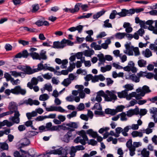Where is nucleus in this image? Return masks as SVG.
Instances as JSON below:
<instances>
[{
	"instance_id": "nucleus-1",
	"label": "nucleus",
	"mask_w": 157,
	"mask_h": 157,
	"mask_svg": "<svg viewBox=\"0 0 157 157\" xmlns=\"http://www.w3.org/2000/svg\"><path fill=\"white\" fill-rule=\"evenodd\" d=\"M78 134L80 136L77 137L74 140L75 143L78 144L80 143L83 145L86 144V142L88 140V138L84 130H82L78 132Z\"/></svg>"
},
{
	"instance_id": "nucleus-2",
	"label": "nucleus",
	"mask_w": 157,
	"mask_h": 157,
	"mask_svg": "<svg viewBox=\"0 0 157 157\" xmlns=\"http://www.w3.org/2000/svg\"><path fill=\"white\" fill-rule=\"evenodd\" d=\"M13 108L14 111V116L10 117L9 120L11 121L13 124H18L20 121L19 117L20 114L19 111L17 110V107H15L14 108Z\"/></svg>"
},
{
	"instance_id": "nucleus-3",
	"label": "nucleus",
	"mask_w": 157,
	"mask_h": 157,
	"mask_svg": "<svg viewBox=\"0 0 157 157\" xmlns=\"http://www.w3.org/2000/svg\"><path fill=\"white\" fill-rule=\"evenodd\" d=\"M74 131V129L71 128L70 130L68 131L67 133L65 134L62 138V140L66 143H68L70 141V139H73L76 136V134L72 132Z\"/></svg>"
},
{
	"instance_id": "nucleus-4",
	"label": "nucleus",
	"mask_w": 157,
	"mask_h": 157,
	"mask_svg": "<svg viewBox=\"0 0 157 157\" xmlns=\"http://www.w3.org/2000/svg\"><path fill=\"white\" fill-rule=\"evenodd\" d=\"M50 154L55 155H58L63 156V155H67L68 154L67 151L66 150L62 147H61L58 149L51 151L50 152Z\"/></svg>"
},
{
	"instance_id": "nucleus-5",
	"label": "nucleus",
	"mask_w": 157,
	"mask_h": 157,
	"mask_svg": "<svg viewBox=\"0 0 157 157\" xmlns=\"http://www.w3.org/2000/svg\"><path fill=\"white\" fill-rule=\"evenodd\" d=\"M45 109L48 112L56 111L63 113L66 111L64 109L60 106L57 107L51 106L50 107H46Z\"/></svg>"
},
{
	"instance_id": "nucleus-6",
	"label": "nucleus",
	"mask_w": 157,
	"mask_h": 157,
	"mask_svg": "<svg viewBox=\"0 0 157 157\" xmlns=\"http://www.w3.org/2000/svg\"><path fill=\"white\" fill-rule=\"evenodd\" d=\"M29 55V53H28L27 50H24L16 54L14 56V58H27Z\"/></svg>"
},
{
	"instance_id": "nucleus-7",
	"label": "nucleus",
	"mask_w": 157,
	"mask_h": 157,
	"mask_svg": "<svg viewBox=\"0 0 157 157\" xmlns=\"http://www.w3.org/2000/svg\"><path fill=\"white\" fill-rule=\"evenodd\" d=\"M15 107H17V106L15 105L14 103L11 102L9 105V107L10 109V111H7L6 112L4 113L0 114V117H2L11 114L13 113H14V111L13 109Z\"/></svg>"
},
{
	"instance_id": "nucleus-8",
	"label": "nucleus",
	"mask_w": 157,
	"mask_h": 157,
	"mask_svg": "<svg viewBox=\"0 0 157 157\" xmlns=\"http://www.w3.org/2000/svg\"><path fill=\"white\" fill-rule=\"evenodd\" d=\"M142 91L141 93H139L138 95L140 96V98L144 97L146 94H148L151 92V90L150 89L149 86L147 85H144L142 88Z\"/></svg>"
},
{
	"instance_id": "nucleus-9",
	"label": "nucleus",
	"mask_w": 157,
	"mask_h": 157,
	"mask_svg": "<svg viewBox=\"0 0 157 157\" xmlns=\"http://www.w3.org/2000/svg\"><path fill=\"white\" fill-rule=\"evenodd\" d=\"M15 92L14 93H15V94L18 95L21 94L22 95H25L26 93V91L25 89H22L20 86H17L15 87Z\"/></svg>"
},
{
	"instance_id": "nucleus-10",
	"label": "nucleus",
	"mask_w": 157,
	"mask_h": 157,
	"mask_svg": "<svg viewBox=\"0 0 157 157\" xmlns=\"http://www.w3.org/2000/svg\"><path fill=\"white\" fill-rule=\"evenodd\" d=\"M35 69H32L31 67L28 65L25 66L23 71L26 74L31 75L36 72Z\"/></svg>"
},
{
	"instance_id": "nucleus-11",
	"label": "nucleus",
	"mask_w": 157,
	"mask_h": 157,
	"mask_svg": "<svg viewBox=\"0 0 157 157\" xmlns=\"http://www.w3.org/2000/svg\"><path fill=\"white\" fill-rule=\"evenodd\" d=\"M92 101L94 102L96 101L98 103H95L93 108L98 110H102V107L99 103L102 101V99H91Z\"/></svg>"
},
{
	"instance_id": "nucleus-12",
	"label": "nucleus",
	"mask_w": 157,
	"mask_h": 157,
	"mask_svg": "<svg viewBox=\"0 0 157 157\" xmlns=\"http://www.w3.org/2000/svg\"><path fill=\"white\" fill-rule=\"evenodd\" d=\"M44 19L43 18V20L40 19L38 20L35 22V24L38 27H40L43 25L46 26H48L49 25V23L47 21H44Z\"/></svg>"
},
{
	"instance_id": "nucleus-13",
	"label": "nucleus",
	"mask_w": 157,
	"mask_h": 157,
	"mask_svg": "<svg viewBox=\"0 0 157 157\" xmlns=\"http://www.w3.org/2000/svg\"><path fill=\"white\" fill-rule=\"evenodd\" d=\"M150 112L152 114V117L154 118V121L155 123H157V109L156 108L152 107L149 110Z\"/></svg>"
},
{
	"instance_id": "nucleus-14",
	"label": "nucleus",
	"mask_w": 157,
	"mask_h": 157,
	"mask_svg": "<svg viewBox=\"0 0 157 157\" xmlns=\"http://www.w3.org/2000/svg\"><path fill=\"white\" fill-rule=\"evenodd\" d=\"M139 111L138 109H130L128 110L127 113V115L128 117H131L134 115H138L139 114Z\"/></svg>"
},
{
	"instance_id": "nucleus-15",
	"label": "nucleus",
	"mask_w": 157,
	"mask_h": 157,
	"mask_svg": "<svg viewBox=\"0 0 157 157\" xmlns=\"http://www.w3.org/2000/svg\"><path fill=\"white\" fill-rule=\"evenodd\" d=\"M65 47V46L63 45V43L62 42V40L60 42L58 41H55L53 43V46L52 48H62Z\"/></svg>"
},
{
	"instance_id": "nucleus-16",
	"label": "nucleus",
	"mask_w": 157,
	"mask_h": 157,
	"mask_svg": "<svg viewBox=\"0 0 157 157\" xmlns=\"http://www.w3.org/2000/svg\"><path fill=\"white\" fill-rule=\"evenodd\" d=\"M105 93L107 95H108V97L109 96V98H117V96L115 94L117 93L115 90H112L110 91L109 90H106L105 91Z\"/></svg>"
},
{
	"instance_id": "nucleus-17",
	"label": "nucleus",
	"mask_w": 157,
	"mask_h": 157,
	"mask_svg": "<svg viewBox=\"0 0 157 157\" xmlns=\"http://www.w3.org/2000/svg\"><path fill=\"white\" fill-rule=\"evenodd\" d=\"M131 42H129V43L126 44L125 45V47L126 49L127 50H128V54L129 56H132L133 55V46H130L131 44Z\"/></svg>"
},
{
	"instance_id": "nucleus-18",
	"label": "nucleus",
	"mask_w": 157,
	"mask_h": 157,
	"mask_svg": "<svg viewBox=\"0 0 157 157\" xmlns=\"http://www.w3.org/2000/svg\"><path fill=\"white\" fill-rule=\"evenodd\" d=\"M97 94L95 98H101V96L103 97L104 98H109V97L108 96V95L105 94L102 90H101L98 91Z\"/></svg>"
},
{
	"instance_id": "nucleus-19",
	"label": "nucleus",
	"mask_w": 157,
	"mask_h": 157,
	"mask_svg": "<svg viewBox=\"0 0 157 157\" xmlns=\"http://www.w3.org/2000/svg\"><path fill=\"white\" fill-rule=\"evenodd\" d=\"M79 96L75 97L72 95L67 97L66 98H84L85 97V93L83 91L79 92Z\"/></svg>"
},
{
	"instance_id": "nucleus-20",
	"label": "nucleus",
	"mask_w": 157,
	"mask_h": 157,
	"mask_svg": "<svg viewBox=\"0 0 157 157\" xmlns=\"http://www.w3.org/2000/svg\"><path fill=\"white\" fill-rule=\"evenodd\" d=\"M46 52L44 51V50H42L41 52L40 53L39 56V60H41V59L43 60H46L47 59V57L46 55Z\"/></svg>"
},
{
	"instance_id": "nucleus-21",
	"label": "nucleus",
	"mask_w": 157,
	"mask_h": 157,
	"mask_svg": "<svg viewBox=\"0 0 157 157\" xmlns=\"http://www.w3.org/2000/svg\"><path fill=\"white\" fill-rule=\"evenodd\" d=\"M26 103L30 105H38L40 104V102L36 100H33L32 99H28Z\"/></svg>"
},
{
	"instance_id": "nucleus-22",
	"label": "nucleus",
	"mask_w": 157,
	"mask_h": 157,
	"mask_svg": "<svg viewBox=\"0 0 157 157\" xmlns=\"http://www.w3.org/2000/svg\"><path fill=\"white\" fill-rule=\"evenodd\" d=\"M118 97L119 98H126V97L127 96L128 92L126 91V90H124L121 92H118L117 93Z\"/></svg>"
},
{
	"instance_id": "nucleus-23",
	"label": "nucleus",
	"mask_w": 157,
	"mask_h": 157,
	"mask_svg": "<svg viewBox=\"0 0 157 157\" xmlns=\"http://www.w3.org/2000/svg\"><path fill=\"white\" fill-rule=\"evenodd\" d=\"M142 54L147 58H149L152 55L151 52L148 48H147L145 51H143Z\"/></svg>"
},
{
	"instance_id": "nucleus-24",
	"label": "nucleus",
	"mask_w": 157,
	"mask_h": 157,
	"mask_svg": "<svg viewBox=\"0 0 157 157\" xmlns=\"http://www.w3.org/2000/svg\"><path fill=\"white\" fill-rule=\"evenodd\" d=\"M37 115L36 112L35 111H33L31 113H26V116L29 120H31L33 117L36 116Z\"/></svg>"
},
{
	"instance_id": "nucleus-25",
	"label": "nucleus",
	"mask_w": 157,
	"mask_h": 157,
	"mask_svg": "<svg viewBox=\"0 0 157 157\" xmlns=\"http://www.w3.org/2000/svg\"><path fill=\"white\" fill-rule=\"evenodd\" d=\"M127 35L125 33H117L115 35V37L116 39H121L123 38Z\"/></svg>"
},
{
	"instance_id": "nucleus-26",
	"label": "nucleus",
	"mask_w": 157,
	"mask_h": 157,
	"mask_svg": "<svg viewBox=\"0 0 157 157\" xmlns=\"http://www.w3.org/2000/svg\"><path fill=\"white\" fill-rule=\"evenodd\" d=\"M131 135L133 137H135L138 136L140 137H141L143 136V134L142 132L137 131H133L131 133Z\"/></svg>"
},
{
	"instance_id": "nucleus-27",
	"label": "nucleus",
	"mask_w": 157,
	"mask_h": 157,
	"mask_svg": "<svg viewBox=\"0 0 157 157\" xmlns=\"http://www.w3.org/2000/svg\"><path fill=\"white\" fill-rule=\"evenodd\" d=\"M87 133L94 138H96L98 136L97 133L94 132L92 129H90L88 130L87 131Z\"/></svg>"
},
{
	"instance_id": "nucleus-28",
	"label": "nucleus",
	"mask_w": 157,
	"mask_h": 157,
	"mask_svg": "<svg viewBox=\"0 0 157 157\" xmlns=\"http://www.w3.org/2000/svg\"><path fill=\"white\" fill-rule=\"evenodd\" d=\"M138 65L140 67H144L146 65V61L143 59H140L138 61Z\"/></svg>"
},
{
	"instance_id": "nucleus-29",
	"label": "nucleus",
	"mask_w": 157,
	"mask_h": 157,
	"mask_svg": "<svg viewBox=\"0 0 157 157\" xmlns=\"http://www.w3.org/2000/svg\"><path fill=\"white\" fill-rule=\"evenodd\" d=\"M62 42L63 43V45L66 46V44H67L68 45L72 46L73 44V43L69 40H66L64 39L62 40Z\"/></svg>"
},
{
	"instance_id": "nucleus-30",
	"label": "nucleus",
	"mask_w": 157,
	"mask_h": 157,
	"mask_svg": "<svg viewBox=\"0 0 157 157\" xmlns=\"http://www.w3.org/2000/svg\"><path fill=\"white\" fill-rule=\"evenodd\" d=\"M66 126L73 128L75 129V128H77L78 127V125L76 123L74 122H71L70 123L66 124Z\"/></svg>"
},
{
	"instance_id": "nucleus-31",
	"label": "nucleus",
	"mask_w": 157,
	"mask_h": 157,
	"mask_svg": "<svg viewBox=\"0 0 157 157\" xmlns=\"http://www.w3.org/2000/svg\"><path fill=\"white\" fill-rule=\"evenodd\" d=\"M0 147L3 150H8L9 146L7 144L4 142L0 144Z\"/></svg>"
},
{
	"instance_id": "nucleus-32",
	"label": "nucleus",
	"mask_w": 157,
	"mask_h": 157,
	"mask_svg": "<svg viewBox=\"0 0 157 157\" xmlns=\"http://www.w3.org/2000/svg\"><path fill=\"white\" fill-rule=\"evenodd\" d=\"M29 55L31 57H32L33 59L39 60V54L36 52H31L29 53Z\"/></svg>"
},
{
	"instance_id": "nucleus-33",
	"label": "nucleus",
	"mask_w": 157,
	"mask_h": 157,
	"mask_svg": "<svg viewBox=\"0 0 157 157\" xmlns=\"http://www.w3.org/2000/svg\"><path fill=\"white\" fill-rule=\"evenodd\" d=\"M130 79L135 82H140V78L139 77L134 75H131L130 76Z\"/></svg>"
},
{
	"instance_id": "nucleus-34",
	"label": "nucleus",
	"mask_w": 157,
	"mask_h": 157,
	"mask_svg": "<svg viewBox=\"0 0 157 157\" xmlns=\"http://www.w3.org/2000/svg\"><path fill=\"white\" fill-rule=\"evenodd\" d=\"M43 62V61H42L41 63L38 64L37 68L34 69L36 70V72H38L39 71H40L45 68L44 65L42 64Z\"/></svg>"
},
{
	"instance_id": "nucleus-35",
	"label": "nucleus",
	"mask_w": 157,
	"mask_h": 157,
	"mask_svg": "<svg viewBox=\"0 0 157 157\" xmlns=\"http://www.w3.org/2000/svg\"><path fill=\"white\" fill-rule=\"evenodd\" d=\"M71 81L69 78L64 79L63 81L62 82V84L66 87L67 86L71 83Z\"/></svg>"
},
{
	"instance_id": "nucleus-36",
	"label": "nucleus",
	"mask_w": 157,
	"mask_h": 157,
	"mask_svg": "<svg viewBox=\"0 0 157 157\" xmlns=\"http://www.w3.org/2000/svg\"><path fill=\"white\" fill-rule=\"evenodd\" d=\"M4 77L6 78L7 81L10 80L11 82H12L13 81V78H12L10 75L8 73H5L4 75Z\"/></svg>"
},
{
	"instance_id": "nucleus-37",
	"label": "nucleus",
	"mask_w": 157,
	"mask_h": 157,
	"mask_svg": "<svg viewBox=\"0 0 157 157\" xmlns=\"http://www.w3.org/2000/svg\"><path fill=\"white\" fill-rule=\"evenodd\" d=\"M98 57L99 58V61L101 63H104L105 61V57L103 53L99 54L97 55Z\"/></svg>"
},
{
	"instance_id": "nucleus-38",
	"label": "nucleus",
	"mask_w": 157,
	"mask_h": 157,
	"mask_svg": "<svg viewBox=\"0 0 157 157\" xmlns=\"http://www.w3.org/2000/svg\"><path fill=\"white\" fill-rule=\"evenodd\" d=\"M38 133V132L35 131H29L27 132V135L29 137H31L37 135Z\"/></svg>"
},
{
	"instance_id": "nucleus-39",
	"label": "nucleus",
	"mask_w": 157,
	"mask_h": 157,
	"mask_svg": "<svg viewBox=\"0 0 157 157\" xmlns=\"http://www.w3.org/2000/svg\"><path fill=\"white\" fill-rule=\"evenodd\" d=\"M141 154L144 157H149V152L146 149L144 148L142 151Z\"/></svg>"
},
{
	"instance_id": "nucleus-40",
	"label": "nucleus",
	"mask_w": 157,
	"mask_h": 157,
	"mask_svg": "<svg viewBox=\"0 0 157 157\" xmlns=\"http://www.w3.org/2000/svg\"><path fill=\"white\" fill-rule=\"evenodd\" d=\"M77 151L75 146H72L71 147L69 153L71 155L74 156Z\"/></svg>"
},
{
	"instance_id": "nucleus-41",
	"label": "nucleus",
	"mask_w": 157,
	"mask_h": 157,
	"mask_svg": "<svg viewBox=\"0 0 157 157\" xmlns=\"http://www.w3.org/2000/svg\"><path fill=\"white\" fill-rule=\"evenodd\" d=\"M109 20L107 19L104 21V24H103V26L105 28H112V25L110 23H109Z\"/></svg>"
},
{
	"instance_id": "nucleus-42",
	"label": "nucleus",
	"mask_w": 157,
	"mask_h": 157,
	"mask_svg": "<svg viewBox=\"0 0 157 157\" xmlns=\"http://www.w3.org/2000/svg\"><path fill=\"white\" fill-rule=\"evenodd\" d=\"M33 9L32 12L33 13H35L39 9V6L38 4H34L32 6Z\"/></svg>"
},
{
	"instance_id": "nucleus-43",
	"label": "nucleus",
	"mask_w": 157,
	"mask_h": 157,
	"mask_svg": "<svg viewBox=\"0 0 157 157\" xmlns=\"http://www.w3.org/2000/svg\"><path fill=\"white\" fill-rule=\"evenodd\" d=\"M126 9H123L121 10V11L118 13V15L121 17H124L126 16Z\"/></svg>"
},
{
	"instance_id": "nucleus-44",
	"label": "nucleus",
	"mask_w": 157,
	"mask_h": 157,
	"mask_svg": "<svg viewBox=\"0 0 157 157\" xmlns=\"http://www.w3.org/2000/svg\"><path fill=\"white\" fill-rule=\"evenodd\" d=\"M14 92H15V88L13 89H12L11 90L7 89L5 90V93L8 96L11 93L13 94H15V93H14Z\"/></svg>"
},
{
	"instance_id": "nucleus-45",
	"label": "nucleus",
	"mask_w": 157,
	"mask_h": 157,
	"mask_svg": "<svg viewBox=\"0 0 157 157\" xmlns=\"http://www.w3.org/2000/svg\"><path fill=\"white\" fill-rule=\"evenodd\" d=\"M118 13L116 10H113L109 15V18L111 19L115 18L116 15H118Z\"/></svg>"
},
{
	"instance_id": "nucleus-46",
	"label": "nucleus",
	"mask_w": 157,
	"mask_h": 157,
	"mask_svg": "<svg viewBox=\"0 0 157 157\" xmlns=\"http://www.w3.org/2000/svg\"><path fill=\"white\" fill-rule=\"evenodd\" d=\"M20 28L22 29H23L24 30L27 31L28 32H33V33L34 32H35V30H36V29H30L26 26H25V27H21Z\"/></svg>"
},
{
	"instance_id": "nucleus-47",
	"label": "nucleus",
	"mask_w": 157,
	"mask_h": 157,
	"mask_svg": "<svg viewBox=\"0 0 157 157\" xmlns=\"http://www.w3.org/2000/svg\"><path fill=\"white\" fill-rule=\"evenodd\" d=\"M124 87L126 89L124 90H126V91L128 92L129 90H131L133 89V86H131L130 84H128L124 85Z\"/></svg>"
},
{
	"instance_id": "nucleus-48",
	"label": "nucleus",
	"mask_w": 157,
	"mask_h": 157,
	"mask_svg": "<svg viewBox=\"0 0 157 157\" xmlns=\"http://www.w3.org/2000/svg\"><path fill=\"white\" fill-rule=\"evenodd\" d=\"M52 124L51 122H49L47 123L46 124V126H45V128L47 129L46 131H51Z\"/></svg>"
},
{
	"instance_id": "nucleus-49",
	"label": "nucleus",
	"mask_w": 157,
	"mask_h": 157,
	"mask_svg": "<svg viewBox=\"0 0 157 157\" xmlns=\"http://www.w3.org/2000/svg\"><path fill=\"white\" fill-rule=\"evenodd\" d=\"M52 86L51 85H48L47 84H46L44 85V90H47L48 91H52Z\"/></svg>"
},
{
	"instance_id": "nucleus-50",
	"label": "nucleus",
	"mask_w": 157,
	"mask_h": 157,
	"mask_svg": "<svg viewBox=\"0 0 157 157\" xmlns=\"http://www.w3.org/2000/svg\"><path fill=\"white\" fill-rule=\"evenodd\" d=\"M62 126V125H60L52 126L51 131H59V128H61Z\"/></svg>"
},
{
	"instance_id": "nucleus-51",
	"label": "nucleus",
	"mask_w": 157,
	"mask_h": 157,
	"mask_svg": "<svg viewBox=\"0 0 157 157\" xmlns=\"http://www.w3.org/2000/svg\"><path fill=\"white\" fill-rule=\"evenodd\" d=\"M133 11V8L130 9L129 10L126 9V16H132V14H134Z\"/></svg>"
},
{
	"instance_id": "nucleus-52",
	"label": "nucleus",
	"mask_w": 157,
	"mask_h": 157,
	"mask_svg": "<svg viewBox=\"0 0 157 157\" xmlns=\"http://www.w3.org/2000/svg\"><path fill=\"white\" fill-rule=\"evenodd\" d=\"M46 119L45 116H39L35 119V120L37 121H41Z\"/></svg>"
},
{
	"instance_id": "nucleus-53",
	"label": "nucleus",
	"mask_w": 157,
	"mask_h": 157,
	"mask_svg": "<svg viewBox=\"0 0 157 157\" xmlns=\"http://www.w3.org/2000/svg\"><path fill=\"white\" fill-rule=\"evenodd\" d=\"M19 44H22L25 46L29 44V42L25 40H18Z\"/></svg>"
},
{
	"instance_id": "nucleus-54",
	"label": "nucleus",
	"mask_w": 157,
	"mask_h": 157,
	"mask_svg": "<svg viewBox=\"0 0 157 157\" xmlns=\"http://www.w3.org/2000/svg\"><path fill=\"white\" fill-rule=\"evenodd\" d=\"M133 51L134 52L135 56H138L140 55V52L139 51V49L138 47H134L133 48Z\"/></svg>"
},
{
	"instance_id": "nucleus-55",
	"label": "nucleus",
	"mask_w": 157,
	"mask_h": 157,
	"mask_svg": "<svg viewBox=\"0 0 157 157\" xmlns=\"http://www.w3.org/2000/svg\"><path fill=\"white\" fill-rule=\"evenodd\" d=\"M110 129V128L108 127H105V128H101L99 130L98 132L101 134L103 133L104 132H106L108 131Z\"/></svg>"
},
{
	"instance_id": "nucleus-56",
	"label": "nucleus",
	"mask_w": 157,
	"mask_h": 157,
	"mask_svg": "<svg viewBox=\"0 0 157 157\" xmlns=\"http://www.w3.org/2000/svg\"><path fill=\"white\" fill-rule=\"evenodd\" d=\"M30 143L29 140L27 138H24L23 140L22 144L24 146H27Z\"/></svg>"
},
{
	"instance_id": "nucleus-57",
	"label": "nucleus",
	"mask_w": 157,
	"mask_h": 157,
	"mask_svg": "<svg viewBox=\"0 0 157 157\" xmlns=\"http://www.w3.org/2000/svg\"><path fill=\"white\" fill-rule=\"evenodd\" d=\"M75 68V64L74 63H73L72 64L70 63V66L68 67L67 69L69 72H71Z\"/></svg>"
},
{
	"instance_id": "nucleus-58",
	"label": "nucleus",
	"mask_w": 157,
	"mask_h": 157,
	"mask_svg": "<svg viewBox=\"0 0 157 157\" xmlns=\"http://www.w3.org/2000/svg\"><path fill=\"white\" fill-rule=\"evenodd\" d=\"M21 73H23L22 72H17L16 71H13L12 72V75L15 77H17L18 76H21Z\"/></svg>"
},
{
	"instance_id": "nucleus-59",
	"label": "nucleus",
	"mask_w": 157,
	"mask_h": 157,
	"mask_svg": "<svg viewBox=\"0 0 157 157\" xmlns=\"http://www.w3.org/2000/svg\"><path fill=\"white\" fill-rule=\"evenodd\" d=\"M146 71L143 72L142 71H140L139 73H137V76L139 77V78L142 77H145L146 75L145 74H146Z\"/></svg>"
},
{
	"instance_id": "nucleus-60",
	"label": "nucleus",
	"mask_w": 157,
	"mask_h": 157,
	"mask_svg": "<svg viewBox=\"0 0 157 157\" xmlns=\"http://www.w3.org/2000/svg\"><path fill=\"white\" fill-rule=\"evenodd\" d=\"M145 77L148 79H151L154 76V74L151 72H148L146 73Z\"/></svg>"
},
{
	"instance_id": "nucleus-61",
	"label": "nucleus",
	"mask_w": 157,
	"mask_h": 157,
	"mask_svg": "<svg viewBox=\"0 0 157 157\" xmlns=\"http://www.w3.org/2000/svg\"><path fill=\"white\" fill-rule=\"evenodd\" d=\"M77 112L75 111H73L70 114L67 115L68 118L70 119L71 117H75L76 115Z\"/></svg>"
},
{
	"instance_id": "nucleus-62",
	"label": "nucleus",
	"mask_w": 157,
	"mask_h": 157,
	"mask_svg": "<svg viewBox=\"0 0 157 157\" xmlns=\"http://www.w3.org/2000/svg\"><path fill=\"white\" fill-rule=\"evenodd\" d=\"M5 48L6 51H10L12 50V47L10 44H7L5 46Z\"/></svg>"
},
{
	"instance_id": "nucleus-63",
	"label": "nucleus",
	"mask_w": 157,
	"mask_h": 157,
	"mask_svg": "<svg viewBox=\"0 0 157 157\" xmlns=\"http://www.w3.org/2000/svg\"><path fill=\"white\" fill-rule=\"evenodd\" d=\"M33 124V121L30 120H29L25 123V125L27 127H30Z\"/></svg>"
},
{
	"instance_id": "nucleus-64",
	"label": "nucleus",
	"mask_w": 157,
	"mask_h": 157,
	"mask_svg": "<svg viewBox=\"0 0 157 157\" xmlns=\"http://www.w3.org/2000/svg\"><path fill=\"white\" fill-rule=\"evenodd\" d=\"M117 153L120 155L118 157H123L124 153L121 148H120L118 149L117 151Z\"/></svg>"
}]
</instances>
